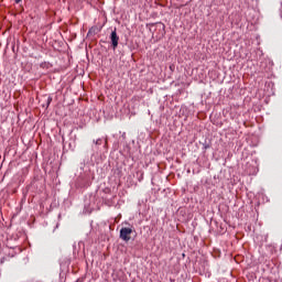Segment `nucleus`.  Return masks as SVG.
Returning <instances> with one entry per match:
<instances>
[{
  "instance_id": "obj_1",
  "label": "nucleus",
  "mask_w": 282,
  "mask_h": 282,
  "mask_svg": "<svg viewBox=\"0 0 282 282\" xmlns=\"http://www.w3.org/2000/svg\"><path fill=\"white\" fill-rule=\"evenodd\" d=\"M133 232V229L129 228V227H123L120 229V239H122V241H126V243H129V241H131V234Z\"/></svg>"
},
{
  "instance_id": "obj_2",
  "label": "nucleus",
  "mask_w": 282,
  "mask_h": 282,
  "mask_svg": "<svg viewBox=\"0 0 282 282\" xmlns=\"http://www.w3.org/2000/svg\"><path fill=\"white\" fill-rule=\"evenodd\" d=\"M110 41H111L112 50H117L118 48V43L120 41V36H118V33H117L116 29H113V31L110 34Z\"/></svg>"
},
{
  "instance_id": "obj_3",
  "label": "nucleus",
  "mask_w": 282,
  "mask_h": 282,
  "mask_svg": "<svg viewBox=\"0 0 282 282\" xmlns=\"http://www.w3.org/2000/svg\"><path fill=\"white\" fill-rule=\"evenodd\" d=\"M88 34H96V28H91V29L88 31Z\"/></svg>"
},
{
  "instance_id": "obj_4",
  "label": "nucleus",
  "mask_w": 282,
  "mask_h": 282,
  "mask_svg": "<svg viewBox=\"0 0 282 282\" xmlns=\"http://www.w3.org/2000/svg\"><path fill=\"white\" fill-rule=\"evenodd\" d=\"M95 144H97L98 147H100V144H102V139H97Z\"/></svg>"
},
{
  "instance_id": "obj_5",
  "label": "nucleus",
  "mask_w": 282,
  "mask_h": 282,
  "mask_svg": "<svg viewBox=\"0 0 282 282\" xmlns=\"http://www.w3.org/2000/svg\"><path fill=\"white\" fill-rule=\"evenodd\" d=\"M50 105H52V97H47L46 107H48Z\"/></svg>"
},
{
  "instance_id": "obj_6",
  "label": "nucleus",
  "mask_w": 282,
  "mask_h": 282,
  "mask_svg": "<svg viewBox=\"0 0 282 282\" xmlns=\"http://www.w3.org/2000/svg\"><path fill=\"white\" fill-rule=\"evenodd\" d=\"M22 0H14V3H20Z\"/></svg>"
}]
</instances>
